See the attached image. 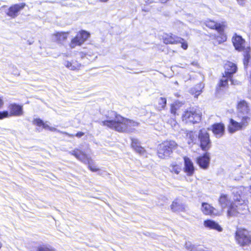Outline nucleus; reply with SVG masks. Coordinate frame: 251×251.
<instances>
[{
    "mask_svg": "<svg viewBox=\"0 0 251 251\" xmlns=\"http://www.w3.org/2000/svg\"><path fill=\"white\" fill-rule=\"evenodd\" d=\"M201 210L205 215H216L215 209L207 203H202Z\"/></svg>",
    "mask_w": 251,
    "mask_h": 251,
    "instance_id": "5701e85b",
    "label": "nucleus"
},
{
    "mask_svg": "<svg viewBox=\"0 0 251 251\" xmlns=\"http://www.w3.org/2000/svg\"><path fill=\"white\" fill-rule=\"evenodd\" d=\"M79 55H80V56L81 58H83L84 56H85L86 54L83 53V52H79Z\"/></svg>",
    "mask_w": 251,
    "mask_h": 251,
    "instance_id": "49530a36",
    "label": "nucleus"
},
{
    "mask_svg": "<svg viewBox=\"0 0 251 251\" xmlns=\"http://www.w3.org/2000/svg\"><path fill=\"white\" fill-rule=\"evenodd\" d=\"M160 0L162 3H165L168 0Z\"/></svg>",
    "mask_w": 251,
    "mask_h": 251,
    "instance_id": "de8ad7c7",
    "label": "nucleus"
},
{
    "mask_svg": "<svg viewBox=\"0 0 251 251\" xmlns=\"http://www.w3.org/2000/svg\"><path fill=\"white\" fill-rule=\"evenodd\" d=\"M89 33L86 31H80L72 39L69 44L70 47L73 49L77 46H80L89 38Z\"/></svg>",
    "mask_w": 251,
    "mask_h": 251,
    "instance_id": "423d86ee",
    "label": "nucleus"
},
{
    "mask_svg": "<svg viewBox=\"0 0 251 251\" xmlns=\"http://www.w3.org/2000/svg\"><path fill=\"white\" fill-rule=\"evenodd\" d=\"M219 201L222 207L224 208L230 203V200L227 195L222 194L219 198Z\"/></svg>",
    "mask_w": 251,
    "mask_h": 251,
    "instance_id": "c85d7f7f",
    "label": "nucleus"
},
{
    "mask_svg": "<svg viewBox=\"0 0 251 251\" xmlns=\"http://www.w3.org/2000/svg\"><path fill=\"white\" fill-rule=\"evenodd\" d=\"M230 81L231 84H234L233 80L231 78V77H229L223 75L222 78L221 79L219 86L220 88H225L228 85V81Z\"/></svg>",
    "mask_w": 251,
    "mask_h": 251,
    "instance_id": "bb28decb",
    "label": "nucleus"
},
{
    "mask_svg": "<svg viewBox=\"0 0 251 251\" xmlns=\"http://www.w3.org/2000/svg\"><path fill=\"white\" fill-rule=\"evenodd\" d=\"M225 75L231 77V75L235 73L237 70V67L232 62H227L225 65Z\"/></svg>",
    "mask_w": 251,
    "mask_h": 251,
    "instance_id": "dca6fc26",
    "label": "nucleus"
},
{
    "mask_svg": "<svg viewBox=\"0 0 251 251\" xmlns=\"http://www.w3.org/2000/svg\"><path fill=\"white\" fill-rule=\"evenodd\" d=\"M209 161V157L207 154L199 157L197 159L198 164L203 169H206L208 167Z\"/></svg>",
    "mask_w": 251,
    "mask_h": 251,
    "instance_id": "6ab92c4d",
    "label": "nucleus"
},
{
    "mask_svg": "<svg viewBox=\"0 0 251 251\" xmlns=\"http://www.w3.org/2000/svg\"><path fill=\"white\" fill-rule=\"evenodd\" d=\"M36 251H56L54 249L50 246H42L38 247Z\"/></svg>",
    "mask_w": 251,
    "mask_h": 251,
    "instance_id": "2f4dec72",
    "label": "nucleus"
},
{
    "mask_svg": "<svg viewBox=\"0 0 251 251\" xmlns=\"http://www.w3.org/2000/svg\"><path fill=\"white\" fill-rule=\"evenodd\" d=\"M238 111L243 115L247 114L249 111V106L245 100H241L238 104Z\"/></svg>",
    "mask_w": 251,
    "mask_h": 251,
    "instance_id": "b1692460",
    "label": "nucleus"
},
{
    "mask_svg": "<svg viewBox=\"0 0 251 251\" xmlns=\"http://www.w3.org/2000/svg\"><path fill=\"white\" fill-rule=\"evenodd\" d=\"M192 64L193 65H197V63H193Z\"/></svg>",
    "mask_w": 251,
    "mask_h": 251,
    "instance_id": "3c124183",
    "label": "nucleus"
},
{
    "mask_svg": "<svg viewBox=\"0 0 251 251\" xmlns=\"http://www.w3.org/2000/svg\"><path fill=\"white\" fill-rule=\"evenodd\" d=\"M164 43L166 44H176L180 43L183 39L173 34H165L162 37Z\"/></svg>",
    "mask_w": 251,
    "mask_h": 251,
    "instance_id": "ddd939ff",
    "label": "nucleus"
},
{
    "mask_svg": "<svg viewBox=\"0 0 251 251\" xmlns=\"http://www.w3.org/2000/svg\"><path fill=\"white\" fill-rule=\"evenodd\" d=\"M69 34L70 32H57L52 35L51 39L58 44H63Z\"/></svg>",
    "mask_w": 251,
    "mask_h": 251,
    "instance_id": "9b49d317",
    "label": "nucleus"
},
{
    "mask_svg": "<svg viewBox=\"0 0 251 251\" xmlns=\"http://www.w3.org/2000/svg\"><path fill=\"white\" fill-rule=\"evenodd\" d=\"M217 40L219 44H221L226 40V37L225 35L222 34L220 36L217 37Z\"/></svg>",
    "mask_w": 251,
    "mask_h": 251,
    "instance_id": "f704fd0d",
    "label": "nucleus"
},
{
    "mask_svg": "<svg viewBox=\"0 0 251 251\" xmlns=\"http://www.w3.org/2000/svg\"><path fill=\"white\" fill-rule=\"evenodd\" d=\"M236 240L242 246H247L250 243L251 240L247 230L238 229L236 232Z\"/></svg>",
    "mask_w": 251,
    "mask_h": 251,
    "instance_id": "0eeeda50",
    "label": "nucleus"
},
{
    "mask_svg": "<svg viewBox=\"0 0 251 251\" xmlns=\"http://www.w3.org/2000/svg\"><path fill=\"white\" fill-rule=\"evenodd\" d=\"M204 226L210 229H214L219 232H221L223 230L222 227L216 222L211 220H207L204 221Z\"/></svg>",
    "mask_w": 251,
    "mask_h": 251,
    "instance_id": "f3484780",
    "label": "nucleus"
},
{
    "mask_svg": "<svg viewBox=\"0 0 251 251\" xmlns=\"http://www.w3.org/2000/svg\"><path fill=\"white\" fill-rule=\"evenodd\" d=\"M33 124L36 125L38 126H43L44 122L40 119H35L33 121Z\"/></svg>",
    "mask_w": 251,
    "mask_h": 251,
    "instance_id": "4c0bfd02",
    "label": "nucleus"
},
{
    "mask_svg": "<svg viewBox=\"0 0 251 251\" xmlns=\"http://www.w3.org/2000/svg\"><path fill=\"white\" fill-rule=\"evenodd\" d=\"M49 130L51 131H57L58 132L61 133L65 134L66 135H68V136H69V137H73V136H74L73 134H70L69 133L66 132L61 131L58 130L57 129H56V128H54V127H50H50Z\"/></svg>",
    "mask_w": 251,
    "mask_h": 251,
    "instance_id": "72a5a7b5",
    "label": "nucleus"
},
{
    "mask_svg": "<svg viewBox=\"0 0 251 251\" xmlns=\"http://www.w3.org/2000/svg\"><path fill=\"white\" fill-rule=\"evenodd\" d=\"M131 146L132 148L139 154L144 155L145 149L140 146L139 141L137 139H132Z\"/></svg>",
    "mask_w": 251,
    "mask_h": 251,
    "instance_id": "412c9836",
    "label": "nucleus"
},
{
    "mask_svg": "<svg viewBox=\"0 0 251 251\" xmlns=\"http://www.w3.org/2000/svg\"><path fill=\"white\" fill-rule=\"evenodd\" d=\"M206 26L211 29H216L219 32H222L223 28L220 24L216 23L214 21L211 20L207 21L205 23Z\"/></svg>",
    "mask_w": 251,
    "mask_h": 251,
    "instance_id": "a878e982",
    "label": "nucleus"
},
{
    "mask_svg": "<svg viewBox=\"0 0 251 251\" xmlns=\"http://www.w3.org/2000/svg\"><path fill=\"white\" fill-rule=\"evenodd\" d=\"M101 2H107L108 0H100Z\"/></svg>",
    "mask_w": 251,
    "mask_h": 251,
    "instance_id": "09e8293b",
    "label": "nucleus"
},
{
    "mask_svg": "<svg viewBox=\"0 0 251 251\" xmlns=\"http://www.w3.org/2000/svg\"><path fill=\"white\" fill-rule=\"evenodd\" d=\"M177 145L173 140H167L160 144L158 147V157L162 159L169 157L173 152V150L176 149Z\"/></svg>",
    "mask_w": 251,
    "mask_h": 251,
    "instance_id": "7ed1b4c3",
    "label": "nucleus"
},
{
    "mask_svg": "<svg viewBox=\"0 0 251 251\" xmlns=\"http://www.w3.org/2000/svg\"><path fill=\"white\" fill-rule=\"evenodd\" d=\"M1 243L0 242V249L1 248Z\"/></svg>",
    "mask_w": 251,
    "mask_h": 251,
    "instance_id": "603ef678",
    "label": "nucleus"
},
{
    "mask_svg": "<svg viewBox=\"0 0 251 251\" xmlns=\"http://www.w3.org/2000/svg\"><path fill=\"white\" fill-rule=\"evenodd\" d=\"M238 3L240 5H244L245 3V0H237Z\"/></svg>",
    "mask_w": 251,
    "mask_h": 251,
    "instance_id": "a18cd8bd",
    "label": "nucleus"
},
{
    "mask_svg": "<svg viewBox=\"0 0 251 251\" xmlns=\"http://www.w3.org/2000/svg\"><path fill=\"white\" fill-rule=\"evenodd\" d=\"M177 105H172L171 107V111L172 114H176V111L177 110Z\"/></svg>",
    "mask_w": 251,
    "mask_h": 251,
    "instance_id": "58836bf2",
    "label": "nucleus"
},
{
    "mask_svg": "<svg viewBox=\"0 0 251 251\" xmlns=\"http://www.w3.org/2000/svg\"><path fill=\"white\" fill-rule=\"evenodd\" d=\"M180 43L181 44V48L184 50H186L188 48V44L187 42H184V40L182 41Z\"/></svg>",
    "mask_w": 251,
    "mask_h": 251,
    "instance_id": "ea45409f",
    "label": "nucleus"
},
{
    "mask_svg": "<svg viewBox=\"0 0 251 251\" xmlns=\"http://www.w3.org/2000/svg\"><path fill=\"white\" fill-rule=\"evenodd\" d=\"M25 6V3H20L12 5L8 8L6 14L8 16L14 18L18 16Z\"/></svg>",
    "mask_w": 251,
    "mask_h": 251,
    "instance_id": "1a4fd4ad",
    "label": "nucleus"
},
{
    "mask_svg": "<svg viewBox=\"0 0 251 251\" xmlns=\"http://www.w3.org/2000/svg\"><path fill=\"white\" fill-rule=\"evenodd\" d=\"M43 127L45 129H49L50 126H49V125L47 124V122L44 123L43 125Z\"/></svg>",
    "mask_w": 251,
    "mask_h": 251,
    "instance_id": "79ce46f5",
    "label": "nucleus"
},
{
    "mask_svg": "<svg viewBox=\"0 0 251 251\" xmlns=\"http://www.w3.org/2000/svg\"><path fill=\"white\" fill-rule=\"evenodd\" d=\"M201 113L200 110L194 107L185 111L182 115V120L185 123H197L201 120Z\"/></svg>",
    "mask_w": 251,
    "mask_h": 251,
    "instance_id": "39448f33",
    "label": "nucleus"
},
{
    "mask_svg": "<svg viewBox=\"0 0 251 251\" xmlns=\"http://www.w3.org/2000/svg\"><path fill=\"white\" fill-rule=\"evenodd\" d=\"M203 88L204 84L202 83H200L192 88L190 90V93L194 95L195 97L197 98L201 94Z\"/></svg>",
    "mask_w": 251,
    "mask_h": 251,
    "instance_id": "393cba45",
    "label": "nucleus"
},
{
    "mask_svg": "<svg viewBox=\"0 0 251 251\" xmlns=\"http://www.w3.org/2000/svg\"><path fill=\"white\" fill-rule=\"evenodd\" d=\"M4 105V101L2 98L0 97V108H2Z\"/></svg>",
    "mask_w": 251,
    "mask_h": 251,
    "instance_id": "37998d69",
    "label": "nucleus"
},
{
    "mask_svg": "<svg viewBox=\"0 0 251 251\" xmlns=\"http://www.w3.org/2000/svg\"><path fill=\"white\" fill-rule=\"evenodd\" d=\"M170 125L172 126V127L175 130H177L179 126L178 123L174 119H171L170 121Z\"/></svg>",
    "mask_w": 251,
    "mask_h": 251,
    "instance_id": "c9c22d12",
    "label": "nucleus"
},
{
    "mask_svg": "<svg viewBox=\"0 0 251 251\" xmlns=\"http://www.w3.org/2000/svg\"><path fill=\"white\" fill-rule=\"evenodd\" d=\"M64 65L67 68L73 71L78 70L81 66V64L76 60L67 61Z\"/></svg>",
    "mask_w": 251,
    "mask_h": 251,
    "instance_id": "4be33fe9",
    "label": "nucleus"
},
{
    "mask_svg": "<svg viewBox=\"0 0 251 251\" xmlns=\"http://www.w3.org/2000/svg\"><path fill=\"white\" fill-rule=\"evenodd\" d=\"M212 131L217 138H220L225 133V126L223 123H216L212 126Z\"/></svg>",
    "mask_w": 251,
    "mask_h": 251,
    "instance_id": "4468645a",
    "label": "nucleus"
},
{
    "mask_svg": "<svg viewBox=\"0 0 251 251\" xmlns=\"http://www.w3.org/2000/svg\"><path fill=\"white\" fill-rule=\"evenodd\" d=\"M199 138L202 150L203 151L208 150L211 147L209 134L205 130H201L199 133Z\"/></svg>",
    "mask_w": 251,
    "mask_h": 251,
    "instance_id": "6e6552de",
    "label": "nucleus"
},
{
    "mask_svg": "<svg viewBox=\"0 0 251 251\" xmlns=\"http://www.w3.org/2000/svg\"><path fill=\"white\" fill-rule=\"evenodd\" d=\"M244 52V65L245 67H247L251 59L250 51L251 49L249 47L247 46L245 50L243 51Z\"/></svg>",
    "mask_w": 251,
    "mask_h": 251,
    "instance_id": "cd10ccee",
    "label": "nucleus"
},
{
    "mask_svg": "<svg viewBox=\"0 0 251 251\" xmlns=\"http://www.w3.org/2000/svg\"><path fill=\"white\" fill-rule=\"evenodd\" d=\"M93 160L92 159H90V162L89 163H87L86 164L88 165L89 168L92 172H97L99 170L98 168H96V166L92 165Z\"/></svg>",
    "mask_w": 251,
    "mask_h": 251,
    "instance_id": "e433bc0d",
    "label": "nucleus"
},
{
    "mask_svg": "<svg viewBox=\"0 0 251 251\" xmlns=\"http://www.w3.org/2000/svg\"><path fill=\"white\" fill-rule=\"evenodd\" d=\"M169 169L171 172L178 175L181 171V167L176 164L172 163L170 165Z\"/></svg>",
    "mask_w": 251,
    "mask_h": 251,
    "instance_id": "c756f323",
    "label": "nucleus"
},
{
    "mask_svg": "<svg viewBox=\"0 0 251 251\" xmlns=\"http://www.w3.org/2000/svg\"><path fill=\"white\" fill-rule=\"evenodd\" d=\"M70 153L85 164L90 162L91 158L78 149H75L74 150L70 151Z\"/></svg>",
    "mask_w": 251,
    "mask_h": 251,
    "instance_id": "9d476101",
    "label": "nucleus"
},
{
    "mask_svg": "<svg viewBox=\"0 0 251 251\" xmlns=\"http://www.w3.org/2000/svg\"><path fill=\"white\" fill-rule=\"evenodd\" d=\"M151 2H152V1H150V0H148V3H151Z\"/></svg>",
    "mask_w": 251,
    "mask_h": 251,
    "instance_id": "8fccbe9b",
    "label": "nucleus"
},
{
    "mask_svg": "<svg viewBox=\"0 0 251 251\" xmlns=\"http://www.w3.org/2000/svg\"><path fill=\"white\" fill-rule=\"evenodd\" d=\"M8 110L0 111V120L12 117H20L24 115L23 105L12 103L8 105Z\"/></svg>",
    "mask_w": 251,
    "mask_h": 251,
    "instance_id": "20e7f679",
    "label": "nucleus"
},
{
    "mask_svg": "<svg viewBox=\"0 0 251 251\" xmlns=\"http://www.w3.org/2000/svg\"><path fill=\"white\" fill-rule=\"evenodd\" d=\"M191 244L189 242V243H186V247L187 248H188V249H190L191 251L192 249H191Z\"/></svg>",
    "mask_w": 251,
    "mask_h": 251,
    "instance_id": "c03bdc74",
    "label": "nucleus"
},
{
    "mask_svg": "<svg viewBox=\"0 0 251 251\" xmlns=\"http://www.w3.org/2000/svg\"><path fill=\"white\" fill-rule=\"evenodd\" d=\"M242 129V126L239 122L232 119L230 120V123L228 126V131L229 133H233Z\"/></svg>",
    "mask_w": 251,
    "mask_h": 251,
    "instance_id": "a211bd4d",
    "label": "nucleus"
},
{
    "mask_svg": "<svg viewBox=\"0 0 251 251\" xmlns=\"http://www.w3.org/2000/svg\"><path fill=\"white\" fill-rule=\"evenodd\" d=\"M232 42L235 49L238 51L245 50L247 47L245 46V41L241 36L236 35L232 38Z\"/></svg>",
    "mask_w": 251,
    "mask_h": 251,
    "instance_id": "f8f14e48",
    "label": "nucleus"
},
{
    "mask_svg": "<svg viewBox=\"0 0 251 251\" xmlns=\"http://www.w3.org/2000/svg\"><path fill=\"white\" fill-rule=\"evenodd\" d=\"M158 104L159 105V108L160 109H163L166 104V100L163 98H160L158 99Z\"/></svg>",
    "mask_w": 251,
    "mask_h": 251,
    "instance_id": "473e14b6",
    "label": "nucleus"
},
{
    "mask_svg": "<svg viewBox=\"0 0 251 251\" xmlns=\"http://www.w3.org/2000/svg\"><path fill=\"white\" fill-rule=\"evenodd\" d=\"M247 188L241 186L233 189L234 196V202L231 204L227 211L228 216H237L239 214L246 213L248 210L247 201L242 199V191H246Z\"/></svg>",
    "mask_w": 251,
    "mask_h": 251,
    "instance_id": "f03ea898",
    "label": "nucleus"
},
{
    "mask_svg": "<svg viewBox=\"0 0 251 251\" xmlns=\"http://www.w3.org/2000/svg\"><path fill=\"white\" fill-rule=\"evenodd\" d=\"M110 115L106 120L101 121L100 124L118 132H130L133 127L139 125L138 122L125 118L114 112H111Z\"/></svg>",
    "mask_w": 251,
    "mask_h": 251,
    "instance_id": "f257e3e1",
    "label": "nucleus"
},
{
    "mask_svg": "<svg viewBox=\"0 0 251 251\" xmlns=\"http://www.w3.org/2000/svg\"><path fill=\"white\" fill-rule=\"evenodd\" d=\"M84 133L82 132H77L75 135V136L77 137H78V138H80L81 137H82L83 135H84ZM74 137L75 135H73Z\"/></svg>",
    "mask_w": 251,
    "mask_h": 251,
    "instance_id": "a19ab883",
    "label": "nucleus"
},
{
    "mask_svg": "<svg viewBox=\"0 0 251 251\" xmlns=\"http://www.w3.org/2000/svg\"><path fill=\"white\" fill-rule=\"evenodd\" d=\"M184 170L188 175H192L194 172V167L191 159L187 157L184 156Z\"/></svg>",
    "mask_w": 251,
    "mask_h": 251,
    "instance_id": "2eb2a0df",
    "label": "nucleus"
},
{
    "mask_svg": "<svg viewBox=\"0 0 251 251\" xmlns=\"http://www.w3.org/2000/svg\"><path fill=\"white\" fill-rule=\"evenodd\" d=\"M171 209L174 212L182 211L185 209V205L178 199L174 200L171 205Z\"/></svg>",
    "mask_w": 251,
    "mask_h": 251,
    "instance_id": "aec40b11",
    "label": "nucleus"
},
{
    "mask_svg": "<svg viewBox=\"0 0 251 251\" xmlns=\"http://www.w3.org/2000/svg\"><path fill=\"white\" fill-rule=\"evenodd\" d=\"M250 117L247 115H244L242 116L241 121L240 123V125L242 126V127L243 128H245L248 125L249 122L250 121Z\"/></svg>",
    "mask_w": 251,
    "mask_h": 251,
    "instance_id": "7c9ffc66",
    "label": "nucleus"
}]
</instances>
